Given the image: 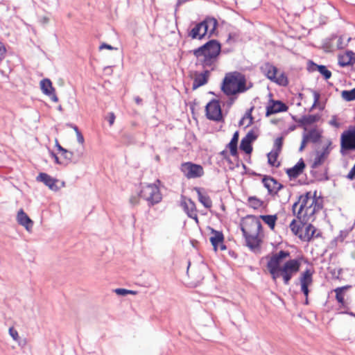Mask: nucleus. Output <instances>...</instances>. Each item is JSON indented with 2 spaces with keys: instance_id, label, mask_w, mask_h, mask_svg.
Here are the masks:
<instances>
[{
  "instance_id": "obj_33",
  "label": "nucleus",
  "mask_w": 355,
  "mask_h": 355,
  "mask_svg": "<svg viewBox=\"0 0 355 355\" xmlns=\"http://www.w3.org/2000/svg\"><path fill=\"white\" fill-rule=\"evenodd\" d=\"M319 117L317 115L309 114L302 116L298 120H295L300 126H305L311 125L318 120Z\"/></svg>"
},
{
  "instance_id": "obj_23",
  "label": "nucleus",
  "mask_w": 355,
  "mask_h": 355,
  "mask_svg": "<svg viewBox=\"0 0 355 355\" xmlns=\"http://www.w3.org/2000/svg\"><path fill=\"white\" fill-rule=\"evenodd\" d=\"M304 168V162L302 159H300L294 166L288 168L286 172L291 180L297 178L301 173H302Z\"/></svg>"
},
{
  "instance_id": "obj_9",
  "label": "nucleus",
  "mask_w": 355,
  "mask_h": 355,
  "mask_svg": "<svg viewBox=\"0 0 355 355\" xmlns=\"http://www.w3.org/2000/svg\"><path fill=\"white\" fill-rule=\"evenodd\" d=\"M258 137V134L254 129L250 130L247 135L241 139L240 149L246 154H250L252 151V144Z\"/></svg>"
},
{
  "instance_id": "obj_20",
  "label": "nucleus",
  "mask_w": 355,
  "mask_h": 355,
  "mask_svg": "<svg viewBox=\"0 0 355 355\" xmlns=\"http://www.w3.org/2000/svg\"><path fill=\"white\" fill-rule=\"evenodd\" d=\"M338 60V64L342 67L353 66L355 63V53L347 51L343 55H339Z\"/></svg>"
},
{
  "instance_id": "obj_13",
  "label": "nucleus",
  "mask_w": 355,
  "mask_h": 355,
  "mask_svg": "<svg viewBox=\"0 0 355 355\" xmlns=\"http://www.w3.org/2000/svg\"><path fill=\"white\" fill-rule=\"evenodd\" d=\"M217 58L211 55H202L201 57L198 58L197 65H201L203 70L209 69L210 72L215 69Z\"/></svg>"
},
{
  "instance_id": "obj_24",
  "label": "nucleus",
  "mask_w": 355,
  "mask_h": 355,
  "mask_svg": "<svg viewBox=\"0 0 355 355\" xmlns=\"http://www.w3.org/2000/svg\"><path fill=\"white\" fill-rule=\"evenodd\" d=\"M17 218L18 223L24 226L28 231H29L33 227V220L28 217V216L24 211L23 209H20L18 211Z\"/></svg>"
},
{
  "instance_id": "obj_34",
  "label": "nucleus",
  "mask_w": 355,
  "mask_h": 355,
  "mask_svg": "<svg viewBox=\"0 0 355 355\" xmlns=\"http://www.w3.org/2000/svg\"><path fill=\"white\" fill-rule=\"evenodd\" d=\"M349 288V286H343V287H338L334 290V292L336 293V298L338 303L340 304V307L345 308V302L344 300V295L345 291L347 290Z\"/></svg>"
},
{
  "instance_id": "obj_27",
  "label": "nucleus",
  "mask_w": 355,
  "mask_h": 355,
  "mask_svg": "<svg viewBox=\"0 0 355 355\" xmlns=\"http://www.w3.org/2000/svg\"><path fill=\"white\" fill-rule=\"evenodd\" d=\"M315 227L311 224H309L305 227L304 232L300 234L299 238L304 241H310L313 236H319V234L315 235Z\"/></svg>"
},
{
  "instance_id": "obj_22",
  "label": "nucleus",
  "mask_w": 355,
  "mask_h": 355,
  "mask_svg": "<svg viewBox=\"0 0 355 355\" xmlns=\"http://www.w3.org/2000/svg\"><path fill=\"white\" fill-rule=\"evenodd\" d=\"M307 69L309 71H319L320 73L324 76L325 80H328L331 77V72L327 69L326 66L317 64L313 61L310 60L309 62Z\"/></svg>"
},
{
  "instance_id": "obj_38",
  "label": "nucleus",
  "mask_w": 355,
  "mask_h": 355,
  "mask_svg": "<svg viewBox=\"0 0 355 355\" xmlns=\"http://www.w3.org/2000/svg\"><path fill=\"white\" fill-rule=\"evenodd\" d=\"M62 153V156L63 157L64 162L63 164H67L69 162L76 163L77 160H74V154L73 152L69 151L65 149V151H63Z\"/></svg>"
},
{
  "instance_id": "obj_53",
  "label": "nucleus",
  "mask_w": 355,
  "mask_h": 355,
  "mask_svg": "<svg viewBox=\"0 0 355 355\" xmlns=\"http://www.w3.org/2000/svg\"><path fill=\"white\" fill-rule=\"evenodd\" d=\"M99 49H100V50L103 49H109V50L116 49V48H114V47H113V46H112L111 45L107 44H105V43H103V44L100 46Z\"/></svg>"
},
{
  "instance_id": "obj_31",
  "label": "nucleus",
  "mask_w": 355,
  "mask_h": 355,
  "mask_svg": "<svg viewBox=\"0 0 355 355\" xmlns=\"http://www.w3.org/2000/svg\"><path fill=\"white\" fill-rule=\"evenodd\" d=\"M303 136L307 139L309 142L316 144L320 141L322 135L316 128H312L307 133H304Z\"/></svg>"
},
{
  "instance_id": "obj_6",
  "label": "nucleus",
  "mask_w": 355,
  "mask_h": 355,
  "mask_svg": "<svg viewBox=\"0 0 355 355\" xmlns=\"http://www.w3.org/2000/svg\"><path fill=\"white\" fill-rule=\"evenodd\" d=\"M206 116L214 121H222L223 116L220 103L218 100L212 99L205 106Z\"/></svg>"
},
{
  "instance_id": "obj_41",
  "label": "nucleus",
  "mask_w": 355,
  "mask_h": 355,
  "mask_svg": "<svg viewBox=\"0 0 355 355\" xmlns=\"http://www.w3.org/2000/svg\"><path fill=\"white\" fill-rule=\"evenodd\" d=\"M272 82L282 86H286L288 84V78L284 73H282L278 76L276 75L275 79H273Z\"/></svg>"
},
{
  "instance_id": "obj_57",
  "label": "nucleus",
  "mask_w": 355,
  "mask_h": 355,
  "mask_svg": "<svg viewBox=\"0 0 355 355\" xmlns=\"http://www.w3.org/2000/svg\"><path fill=\"white\" fill-rule=\"evenodd\" d=\"M300 205V202H298V200L296 201L293 205V207H292V211H293V214L294 216H295L297 217V211H296V208L297 207Z\"/></svg>"
},
{
  "instance_id": "obj_43",
  "label": "nucleus",
  "mask_w": 355,
  "mask_h": 355,
  "mask_svg": "<svg viewBox=\"0 0 355 355\" xmlns=\"http://www.w3.org/2000/svg\"><path fill=\"white\" fill-rule=\"evenodd\" d=\"M312 208H313V205H312V200H311V202L307 203V205L304 207V209L303 211L304 213L302 214V216H304L305 224H306L309 222V220L311 219V214L309 213L311 212Z\"/></svg>"
},
{
  "instance_id": "obj_21",
  "label": "nucleus",
  "mask_w": 355,
  "mask_h": 355,
  "mask_svg": "<svg viewBox=\"0 0 355 355\" xmlns=\"http://www.w3.org/2000/svg\"><path fill=\"white\" fill-rule=\"evenodd\" d=\"M202 22L204 24V33L208 34L209 37L213 35L218 26L217 20L214 17H207Z\"/></svg>"
},
{
  "instance_id": "obj_64",
  "label": "nucleus",
  "mask_w": 355,
  "mask_h": 355,
  "mask_svg": "<svg viewBox=\"0 0 355 355\" xmlns=\"http://www.w3.org/2000/svg\"><path fill=\"white\" fill-rule=\"evenodd\" d=\"M135 100L137 104H139L141 102V99L139 96L136 97Z\"/></svg>"
},
{
  "instance_id": "obj_29",
  "label": "nucleus",
  "mask_w": 355,
  "mask_h": 355,
  "mask_svg": "<svg viewBox=\"0 0 355 355\" xmlns=\"http://www.w3.org/2000/svg\"><path fill=\"white\" fill-rule=\"evenodd\" d=\"M261 70L265 73L266 77L272 81L275 79V76L277 74V68L269 62L265 63L261 67Z\"/></svg>"
},
{
  "instance_id": "obj_15",
  "label": "nucleus",
  "mask_w": 355,
  "mask_h": 355,
  "mask_svg": "<svg viewBox=\"0 0 355 355\" xmlns=\"http://www.w3.org/2000/svg\"><path fill=\"white\" fill-rule=\"evenodd\" d=\"M210 76V70L205 69L202 72H195L192 88L193 90L207 83Z\"/></svg>"
},
{
  "instance_id": "obj_32",
  "label": "nucleus",
  "mask_w": 355,
  "mask_h": 355,
  "mask_svg": "<svg viewBox=\"0 0 355 355\" xmlns=\"http://www.w3.org/2000/svg\"><path fill=\"white\" fill-rule=\"evenodd\" d=\"M239 138V134L238 131H236L230 142L227 144V147L230 149V153L232 156H237L238 155V141Z\"/></svg>"
},
{
  "instance_id": "obj_3",
  "label": "nucleus",
  "mask_w": 355,
  "mask_h": 355,
  "mask_svg": "<svg viewBox=\"0 0 355 355\" xmlns=\"http://www.w3.org/2000/svg\"><path fill=\"white\" fill-rule=\"evenodd\" d=\"M221 51V45L216 40H211L202 46L194 49L193 54L199 58L202 55H211L218 58Z\"/></svg>"
},
{
  "instance_id": "obj_56",
  "label": "nucleus",
  "mask_w": 355,
  "mask_h": 355,
  "mask_svg": "<svg viewBox=\"0 0 355 355\" xmlns=\"http://www.w3.org/2000/svg\"><path fill=\"white\" fill-rule=\"evenodd\" d=\"M77 135V140L80 144H83L84 142V137L80 132H78L76 133Z\"/></svg>"
},
{
  "instance_id": "obj_44",
  "label": "nucleus",
  "mask_w": 355,
  "mask_h": 355,
  "mask_svg": "<svg viewBox=\"0 0 355 355\" xmlns=\"http://www.w3.org/2000/svg\"><path fill=\"white\" fill-rule=\"evenodd\" d=\"M279 153L271 150L268 153V162L270 166H275Z\"/></svg>"
},
{
  "instance_id": "obj_61",
  "label": "nucleus",
  "mask_w": 355,
  "mask_h": 355,
  "mask_svg": "<svg viewBox=\"0 0 355 355\" xmlns=\"http://www.w3.org/2000/svg\"><path fill=\"white\" fill-rule=\"evenodd\" d=\"M218 248H220V250H226V245L223 244V243H219V245H218Z\"/></svg>"
},
{
  "instance_id": "obj_59",
  "label": "nucleus",
  "mask_w": 355,
  "mask_h": 355,
  "mask_svg": "<svg viewBox=\"0 0 355 355\" xmlns=\"http://www.w3.org/2000/svg\"><path fill=\"white\" fill-rule=\"evenodd\" d=\"M49 21V19L47 17H42V18L40 19V22L44 25L48 24Z\"/></svg>"
},
{
  "instance_id": "obj_52",
  "label": "nucleus",
  "mask_w": 355,
  "mask_h": 355,
  "mask_svg": "<svg viewBox=\"0 0 355 355\" xmlns=\"http://www.w3.org/2000/svg\"><path fill=\"white\" fill-rule=\"evenodd\" d=\"M320 97V95L318 92H313L314 102H313V107H314L318 103V102L319 101Z\"/></svg>"
},
{
  "instance_id": "obj_18",
  "label": "nucleus",
  "mask_w": 355,
  "mask_h": 355,
  "mask_svg": "<svg viewBox=\"0 0 355 355\" xmlns=\"http://www.w3.org/2000/svg\"><path fill=\"white\" fill-rule=\"evenodd\" d=\"M331 144V142L329 141V144L327 146L324 147L321 152H317L316 157H315L314 161L311 164V168L313 169L317 168L318 166L323 164L324 160L328 157L330 153L329 146Z\"/></svg>"
},
{
  "instance_id": "obj_26",
  "label": "nucleus",
  "mask_w": 355,
  "mask_h": 355,
  "mask_svg": "<svg viewBox=\"0 0 355 355\" xmlns=\"http://www.w3.org/2000/svg\"><path fill=\"white\" fill-rule=\"evenodd\" d=\"M259 234H243L247 246L252 250L259 248L261 241L259 239Z\"/></svg>"
},
{
  "instance_id": "obj_28",
  "label": "nucleus",
  "mask_w": 355,
  "mask_h": 355,
  "mask_svg": "<svg viewBox=\"0 0 355 355\" xmlns=\"http://www.w3.org/2000/svg\"><path fill=\"white\" fill-rule=\"evenodd\" d=\"M210 230L213 234L210 238V242L213 245L214 250L217 251L219 243H223L224 241V236L222 232L215 230L213 228H210Z\"/></svg>"
},
{
  "instance_id": "obj_14",
  "label": "nucleus",
  "mask_w": 355,
  "mask_h": 355,
  "mask_svg": "<svg viewBox=\"0 0 355 355\" xmlns=\"http://www.w3.org/2000/svg\"><path fill=\"white\" fill-rule=\"evenodd\" d=\"M40 87L42 92L49 96L51 101L53 102H58V98L55 94V89L52 86L51 81L48 78H44L40 81Z\"/></svg>"
},
{
  "instance_id": "obj_11",
  "label": "nucleus",
  "mask_w": 355,
  "mask_h": 355,
  "mask_svg": "<svg viewBox=\"0 0 355 355\" xmlns=\"http://www.w3.org/2000/svg\"><path fill=\"white\" fill-rule=\"evenodd\" d=\"M263 186L270 195H275L283 188V185L271 176L265 175L262 179Z\"/></svg>"
},
{
  "instance_id": "obj_36",
  "label": "nucleus",
  "mask_w": 355,
  "mask_h": 355,
  "mask_svg": "<svg viewBox=\"0 0 355 355\" xmlns=\"http://www.w3.org/2000/svg\"><path fill=\"white\" fill-rule=\"evenodd\" d=\"M259 218H261L271 230L275 228V223L277 219L276 215H261Z\"/></svg>"
},
{
  "instance_id": "obj_50",
  "label": "nucleus",
  "mask_w": 355,
  "mask_h": 355,
  "mask_svg": "<svg viewBox=\"0 0 355 355\" xmlns=\"http://www.w3.org/2000/svg\"><path fill=\"white\" fill-rule=\"evenodd\" d=\"M115 118V115L113 112H109L106 116L105 119L108 121L110 125L112 126L114 123Z\"/></svg>"
},
{
  "instance_id": "obj_58",
  "label": "nucleus",
  "mask_w": 355,
  "mask_h": 355,
  "mask_svg": "<svg viewBox=\"0 0 355 355\" xmlns=\"http://www.w3.org/2000/svg\"><path fill=\"white\" fill-rule=\"evenodd\" d=\"M51 156L54 158L55 162L57 164H64V162L60 161L58 157L54 153L51 152Z\"/></svg>"
},
{
  "instance_id": "obj_42",
  "label": "nucleus",
  "mask_w": 355,
  "mask_h": 355,
  "mask_svg": "<svg viewBox=\"0 0 355 355\" xmlns=\"http://www.w3.org/2000/svg\"><path fill=\"white\" fill-rule=\"evenodd\" d=\"M305 224H302L300 222V224H297V222H296V220L295 219H293L291 223H290V228H291V230L292 231V232L295 234V235H297L299 236L300 235V230L302 229V225H304Z\"/></svg>"
},
{
  "instance_id": "obj_35",
  "label": "nucleus",
  "mask_w": 355,
  "mask_h": 355,
  "mask_svg": "<svg viewBox=\"0 0 355 355\" xmlns=\"http://www.w3.org/2000/svg\"><path fill=\"white\" fill-rule=\"evenodd\" d=\"M315 193L316 192H315L313 195V198L312 200L313 208L311 209V212L309 213L311 214V218L314 216L315 213L320 211L323 207L322 200L318 198L315 196Z\"/></svg>"
},
{
  "instance_id": "obj_55",
  "label": "nucleus",
  "mask_w": 355,
  "mask_h": 355,
  "mask_svg": "<svg viewBox=\"0 0 355 355\" xmlns=\"http://www.w3.org/2000/svg\"><path fill=\"white\" fill-rule=\"evenodd\" d=\"M130 202L132 205H136L139 203V197L138 196H132L130 199Z\"/></svg>"
},
{
  "instance_id": "obj_4",
  "label": "nucleus",
  "mask_w": 355,
  "mask_h": 355,
  "mask_svg": "<svg viewBox=\"0 0 355 355\" xmlns=\"http://www.w3.org/2000/svg\"><path fill=\"white\" fill-rule=\"evenodd\" d=\"M139 197L144 198L151 205L159 202L162 200V194L159 187L155 184H149L142 186L139 193Z\"/></svg>"
},
{
  "instance_id": "obj_2",
  "label": "nucleus",
  "mask_w": 355,
  "mask_h": 355,
  "mask_svg": "<svg viewBox=\"0 0 355 355\" xmlns=\"http://www.w3.org/2000/svg\"><path fill=\"white\" fill-rule=\"evenodd\" d=\"M252 85H246L245 76L238 71H233L225 75L223 85L222 91L227 96L235 95L246 92L251 88Z\"/></svg>"
},
{
  "instance_id": "obj_1",
  "label": "nucleus",
  "mask_w": 355,
  "mask_h": 355,
  "mask_svg": "<svg viewBox=\"0 0 355 355\" xmlns=\"http://www.w3.org/2000/svg\"><path fill=\"white\" fill-rule=\"evenodd\" d=\"M289 256V252L280 250L272 254L266 265L272 279L276 280L282 277L285 285L289 284L291 279L299 272L301 266V261L297 259H289L281 266L282 261Z\"/></svg>"
},
{
  "instance_id": "obj_37",
  "label": "nucleus",
  "mask_w": 355,
  "mask_h": 355,
  "mask_svg": "<svg viewBox=\"0 0 355 355\" xmlns=\"http://www.w3.org/2000/svg\"><path fill=\"white\" fill-rule=\"evenodd\" d=\"M248 201L250 207L254 209H259L263 205V202L255 196L249 197Z\"/></svg>"
},
{
  "instance_id": "obj_45",
  "label": "nucleus",
  "mask_w": 355,
  "mask_h": 355,
  "mask_svg": "<svg viewBox=\"0 0 355 355\" xmlns=\"http://www.w3.org/2000/svg\"><path fill=\"white\" fill-rule=\"evenodd\" d=\"M351 40V37L345 38L344 36H340L337 41L336 46L338 49H343L347 46L348 42Z\"/></svg>"
},
{
  "instance_id": "obj_25",
  "label": "nucleus",
  "mask_w": 355,
  "mask_h": 355,
  "mask_svg": "<svg viewBox=\"0 0 355 355\" xmlns=\"http://www.w3.org/2000/svg\"><path fill=\"white\" fill-rule=\"evenodd\" d=\"M182 205L188 216L191 218L194 219L196 221V223H198V218L196 214V208L195 203L191 200L189 199L187 202H184Z\"/></svg>"
},
{
  "instance_id": "obj_46",
  "label": "nucleus",
  "mask_w": 355,
  "mask_h": 355,
  "mask_svg": "<svg viewBox=\"0 0 355 355\" xmlns=\"http://www.w3.org/2000/svg\"><path fill=\"white\" fill-rule=\"evenodd\" d=\"M283 137H280L277 138L275 140L274 145H273V149L272 150L276 151L277 153H280L282 146H283Z\"/></svg>"
},
{
  "instance_id": "obj_49",
  "label": "nucleus",
  "mask_w": 355,
  "mask_h": 355,
  "mask_svg": "<svg viewBox=\"0 0 355 355\" xmlns=\"http://www.w3.org/2000/svg\"><path fill=\"white\" fill-rule=\"evenodd\" d=\"M329 125L336 128H340V123L338 122L336 116H332L331 120L329 121Z\"/></svg>"
},
{
  "instance_id": "obj_51",
  "label": "nucleus",
  "mask_w": 355,
  "mask_h": 355,
  "mask_svg": "<svg viewBox=\"0 0 355 355\" xmlns=\"http://www.w3.org/2000/svg\"><path fill=\"white\" fill-rule=\"evenodd\" d=\"M6 49L4 44L0 42V62L5 58Z\"/></svg>"
},
{
  "instance_id": "obj_10",
  "label": "nucleus",
  "mask_w": 355,
  "mask_h": 355,
  "mask_svg": "<svg viewBox=\"0 0 355 355\" xmlns=\"http://www.w3.org/2000/svg\"><path fill=\"white\" fill-rule=\"evenodd\" d=\"M313 272L310 269H306L301 274L300 277L301 291L306 297L309 293V286L313 284Z\"/></svg>"
},
{
  "instance_id": "obj_19",
  "label": "nucleus",
  "mask_w": 355,
  "mask_h": 355,
  "mask_svg": "<svg viewBox=\"0 0 355 355\" xmlns=\"http://www.w3.org/2000/svg\"><path fill=\"white\" fill-rule=\"evenodd\" d=\"M194 26L188 31V37L191 39L202 40L205 37L207 33H204V24L202 21L198 23H193Z\"/></svg>"
},
{
  "instance_id": "obj_8",
  "label": "nucleus",
  "mask_w": 355,
  "mask_h": 355,
  "mask_svg": "<svg viewBox=\"0 0 355 355\" xmlns=\"http://www.w3.org/2000/svg\"><path fill=\"white\" fill-rule=\"evenodd\" d=\"M180 170L188 179L198 178L203 175L204 170L202 166L190 162L181 164Z\"/></svg>"
},
{
  "instance_id": "obj_39",
  "label": "nucleus",
  "mask_w": 355,
  "mask_h": 355,
  "mask_svg": "<svg viewBox=\"0 0 355 355\" xmlns=\"http://www.w3.org/2000/svg\"><path fill=\"white\" fill-rule=\"evenodd\" d=\"M253 109H254V106L251 107L249 110H247V112H245V115L243 116V117L240 121V123H239L240 125H243V121L245 119H248L249 120L248 124L246 125V127H248V126H250V125L252 124L254 119H253V117L252 116V112Z\"/></svg>"
},
{
  "instance_id": "obj_47",
  "label": "nucleus",
  "mask_w": 355,
  "mask_h": 355,
  "mask_svg": "<svg viewBox=\"0 0 355 355\" xmlns=\"http://www.w3.org/2000/svg\"><path fill=\"white\" fill-rule=\"evenodd\" d=\"M114 292L119 295H126L127 294H133L135 293L134 291H130V290H127V289H125V288H116L115 289Z\"/></svg>"
},
{
  "instance_id": "obj_30",
  "label": "nucleus",
  "mask_w": 355,
  "mask_h": 355,
  "mask_svg": "<svg viewBox=\"0 0 355 355\" xmlns=\"http://www.w3.org/2000/svg\"><path fill=\"white\" fill-rule=\"evenodd\" d=\"M195 191L198 194V200L200 203L203 205V206L207 209H209L212 206V201L210 197L202 192V189L198 187L195 188Z\"/></svg>"
},
{
  "instance_id": "obj_62",
  "label": "nucleus",
  "mask_w": 355,
  "mask_h": 355,
  "mask_svg": "<svg viewBox=\"0 0 355 355\" xmlns=\"http://www.w3.org/2000/svg\"><path fill=\"white\" fill-rule=\"evenodd\" d=\"M69 126L71 127L75 130L76 133H78V132H80V130H78V128L76 125L70 124Z\"/></svg>"
},
{
  "instance_id": "obj_60",
  "label": "nucleus",
  "mask_w": 355,
  "mask_h": 355,
  "mask_svg": "<svg viewBox=\"0 0 355 355\" xmlns=\"http://www.w3.org/2000/svg\"><path fill=\"white\" fill-rule=\"evenodd\" d=\"M56 147L58 148V150L60 152V153H62L63 151H65V148H64L62 146H61L59 143L58 142V141H56Z\"/></svg>"
},
{
  "instance_id": "obj_7",
  "label": "nucleus",
  "mask_w": 355,
  "mask_h": 355,
  "mask_svg": "<svg viewBox=\"0 0 355 355\" xmlns=\"http://www.w3.org/2000/svg\"><path fill=\"white\" fill-rule=\"evenodd\" d=\"M341 152L355 150V126H350L340 137Z\"/></svg>"
},
{
  "instance_id": "obj_16",
  "label": "nucleus",
  "mask_w": 355,
  "mask_h": 355,
  "mask_svg": "<svg viewBox=\"0 0 355 355\" xmlns=\"http://www.w3.org/2000/svg\"><path fill=\"white\" fill-rule=\"evenodd\" d=\"M271 105H269L266 107V116H269L272 114L286 112L288 110V106L280 101H274L272 100Z\"/></svg>"
},
{
  "instance_id": "obj_63",
  "label": "nucleus",
  "mask_w": 355,
  "mask_h": 355,
  "mask_svg": "<svg viewBox=\"0 0 355 355\" xmlns=\"http://www.w3.org/2000/svg\"><path fill=\"white\" fill-rule=\"evenodd\" d=\"M220 155L223 157H226V156L227 155V152L226 150H223L221 153H220Z\"/></svg>"
},
{
  "instance_id": "obj_54",
  "label": "nucleus",
  "mask_w": 355,
  "mask_h": 355,
  "mask_svg": "<svg viewBox=\"0 0 355 355\" xmlns=\"http://www.w3.org/2000/svg\"><path fill=\"white\" fill-rule=\"evenodd\" d=\"M307 142H309V141H308V140H307V139H306V138H305V137L303 136L302 141V143H301L300 147V148H299V150H300V151H302V150L304 149V148H305L306 144H307Z\"/></svg>"
},
{
  "instance_id": "obj_40",
  "label": "nucleus",
  "mask_w": 355,
  "mask_h": 355,
  "mask_svg": "<svg viewBox=\"0 0 355 355\" xmlns=\"http://www.w3.org/2000/svg\"><path fill=\"white\" fill-rule=\"evenodd\" d=\"M342 97L347 101L355 100V88L351 90H343L342 92Z\"/></svg>"
},
{
  "instance_id": "obj_17",
  "label": "nucleus",
  "mask_w": 355,
  "mask_h": 355,
  "mask_svg": "<svg viewBox=\"0 0 355 355\" xmlns=\"http://www.w3.org/2000/svg\"><path fill=\"white\" fill-rule=\"evenodd\" d=\"M37 181L43 182L51 190L57 191L59 188L56 184L58 180L53 178L49 175L45 173H40L36 178Z\"/></svg>"
},
{
  "instance_id": "obj_12",
  "label": "nucleus",
  "mask_w": 355,
  "mask_h": 355,
  "mask_svg": "<svg viewBox=\"0 0 355 355\" xmlns=\"http://www.w3.org/2000/svg\"><path fill=\"white\" fill-rule=\"evenodd\" d=\"M313 196L311 193L306 192L305 194L300 195L298 198V202H300V207L297 213V218L302 224H305L304 216H302L304 207L307 205V203L313 200Z\"/></svg>"
},
{
  "instance_id": "obj_5",
  "label": "nucleus",
  "mask_w": 355,
  "mask_h": 355,
  "mask_svg": "<svg viewBox=\"0 0 355 355\" xmlns=\"http://www.w3.org/2000/svg\"><path fill=\"white\" fill-rule=\"evenodd\" d=\"M262 225L259 219L254 216H248L241 224V230L243 234H259Z\"/></svg>"
},
{
  "instance_id": "obj_48",
  "label": "nucleus",
  "mask_w": 355,
  "mask_h": 355,
  "mask_svg": "<svg viewBox=\"0 0 355 355\" xmlns=\"http://www.w3.org/2000/svg\"><path fill=\"white\" fill-rule=\"evenodd\" d=\"M9 334L13 338L14 340H18L19 338L18 332L13 327H10L9 329Z\"/></svg>"
}]
</instances>
